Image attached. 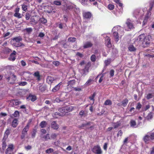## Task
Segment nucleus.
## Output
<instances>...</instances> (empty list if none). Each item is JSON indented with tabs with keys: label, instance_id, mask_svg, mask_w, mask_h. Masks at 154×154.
Here are the masks:
<instances>
[{
	"label": "nucleus",
	"instance_id": "nucleus-1",
	"mask_svg": "<svg viewBox=\"0 0 154 154\" xmlns=\"http://www.w3.org/2000/svg\"><path fill=\"white\" fill-rule=\"evenodd\" d=\"M154 7V0H152L149 3V7L147 8H144L143 9H137L135 10L134 12V16L137 18L141 19L143 17L144 14H146L143 19L142 26L145 27L147 24V22L150 19L151 11L153 7Z\"/></svg>",
	"mask_w": 154,
	"mask_h": 154
},
{
	"label": "nucleus",
	"instance_id": "nucleus-2",
	"mask_svg": "<svg viewBox=\"0 0 154 154\" xmlns=\"http://www.w3.org/2000/svg\"><path fill=\"white\" fill-rule=\"evenodd\" d=\"M113 39L116 42L119 40V35L122 36L123 35L124 31L123 28L119 26L114 27L112 29Z\"/></svg>",
	"mask_w": 154,
	"mask_h": 154
},
{
	"label": "nucleus",
	"instance_id": "nucleus-3",
	"mask_svg": "<svg viewBox=\"0 0 154 154\" xmlns=\"http://www.w3.org/2000/svg\"><path fill=\"white\" fill-rule=\"evenodd\" d=\"M74 107L72 106H67L59 109L58 110L60 112H56L55 113L56 115H58L60 116H64L66 113L71 111L74 109Z\"/></svg>",
	"mask_w": 154,
	"mask_h": 154
},
{
	"label": "nucleus",
	"instance_id": "nucleus-4",
	"mask_svg": "<svg viewBox=\"0 0 154 154\" xmlns=\"http://www.w3.org/2000/svg\"><path fill=\"white\" fill-rule=\"evenodd\" d=\"M22 40L21 36L13 38L11 41V44L16 47H19L24 45L23 44L20 42Z\"/></svg>",
	"mask_w": 154,
	"mask_h": 154
},
{
	"label": "nucleus",
	"instance_id": "nucleus-5",
	"mask_svg": "<svg viewBox=\"0 0 154 154\" xmlns=\"http://www.w3.org/2000/svg\"><path fill=\"white\" fill-rule=\"evenodd\" d=\"M115 2L117 4V7H119L120 8V11L119 12H117L115 13V15L117 16H119L122 13L123 5L120 1V0H114Z\"/></svg>",
	"mask_w": 154,
	"mask_h": 154
},
{
	"label": "nucleus",
	"instance_id": "nucleus-6",
	"mask_svg": "<svg viewBox=\"0 0 154 154\" xmlns=\"http://www.w3.org/2000/svg\"><path fill=\"white\" fill-rule=\"evenodd\" d=\"M151 39V37L150 35L146 36L143 41L142 43V45L144 47H146L149 46Z\"/></svg>",
	"mask_w": 154,
	"mask_h": 154
},
{
	"label": "nucleus",
	"instance_id": "nucleus-7",
	"mask_svg": "<svg viewBox=\"0 0 154 154\" xmlns=\"http://www.w3.org/2000/svg\"><path fill=\"white\" fill-rule=\"evenodd\" d=\"M30 123V121L27 123V125L23 129L22 132V135L21 136V138L22 139H23L25 137V135L27 134V132L29 130Z\"/></svg>",
	"mask_w": 154,
	"mask_h": 154
},
{
	"label": "nucleus",
	"instance_id": "nucleus-8",
	"mask_svg": "<svg viewBox=\"0 0 154 154\" xmlns=\"http://www.w3.org/2000/svg\"><path fill=\"white\" fill-rule=\"evenodd\" d=\"M125 24L128 29H131L134 28V25L133 21L130 19L127 20L125 22Z\"/></svg>",
	"mask_w": 154,
	"mask_h": 154
},
{
	"label": "nucleus",
	"instance_id": "nucleus-9",
	"mask_svg": "<svg viewBox=\"0 0 154 154\" xmlns=\"http://www.w3.org/2000/svg\"><path fill=\"white\" fill-rule=\"evenodd\" d=\"M75 81L74 79L70 80L68 82L67 88L69 91H71L72 89L74 88V86L75 85Z\"/></svg>",
	"mask_w": 154,
	"mask_h": 154
},
{
	"label": "nucleus",
	"instance_id": "nucleus-10",
	"mask_svg": "<svg viewBox=\"0 0 154 154\" xmlns=\"http://www.w3.org/2000/svg\"><path fill=\"white\" fill-rule=\"evenodd\" d=\"M5 78L8 81H11L10 82V84H13L16 79L15 75L12 73L10 74L9 76H6Z\"/></svg>",
	"mask_w": 154,
	"mask_h": 154
},
{
	"label": "nucleus",
	"instance_id": "nucleus-11",
	"mask_svg": "<svg viewBox=\"0 0 154 154\" xmlns=\"http://www.w3.org/2000/svg\"><path fill=\"white\" fill-rule=\"evenodd\" d=\"M92 152L97 154H101L102 151L100 147L99 146H94L92 149Z\"/></svg>",
	"mask_w": 154,
	"mask_h": 154
},
{
	"label": "nucleus",
	"instance_id": "nucleus-12",
	"mask_svg": "<svg viewBox=\"0 0 154 154\" xmlns=\"http://www.w3.org/2000/svg\"><path fill=\"white\" fill-rule=\"evenodd\" d=\"M103 35L105 37V44L109 48L111 47L112 46V45L109 37L107 36L105 34Z\"/></svg>",
	"mask_w": 154,
	"mask_h": 154
},
{
	"label": "nucleus",
	"instance_id": "nucleus-13",
	"mask_svg": "<svg viewBox=\"0 0 154 154\" xmlns=\"http://www.w3.org/2000/svg\"><path fill=\"white\" fill-rule=\"evenodd\" d=\"M90 66L89 64H87L85 68L81 70V73L82 75L85 76L86 75V73L88 72Z\"/></svg>",
	"mask_w": 154,
	"mask_h": 154
},
{
	"label": "nucleus",
	"instance_id": "nucleus-14",
	"mask_svg": "<svg viewBox=\"0 0 154 154\" xmlns=\"http://www.w3.org/2000/svg\"><path fill=\"white\" fill-rule=\"evenodd\" d=\"M13 145L12 144L9 145L8 148L6 150V154H13Z\"/></svg>",
	"mask_w": 154,
	"mask_h": 154
},
{
	"label": "nucleus",
	"instance_id": "nucleus-15",
	"mask_svg": "<svg viewBox=\"0 0 154 154\" xmlns=\"http://www.w3.org/2000/svg\"><path fill=\"white\" fill-rule=\"evenodd\" d=\"M62 84V82H60L52 89V91L53 92H57L60 89V86Z\"/></svg>",
	"mask_w": 154,
	"mask_h": 154
},
{
	"label": "nucleus",
	"instance_id": "nucleus-16",
	"mask_svg": "<svg viewBox=\"0 0 154 154\" xmlns=\"http://www.w3.org/2000/svg\"><path fill=\"white\" fill-rule=\"evenodd\" d=\"M27 99L28 100H31L33 102L36 100L37 98L35 95H33L30 94L27 97Z\"/></svg>",
	"mask_w": 154,
	"mask_h": 154
},
{
	"label": "nucleus",
	"instance_id": "nucleus-17",
	"mask_svg": "<svg viewBox=\"0 0 154 154\" xmlns=\"http://www.w3.org/2000/svg\"><path fill=\"white\" fill-rule=\"evenodd\" d=\"M16 52L15 51H14L10 55L9 57V60L12 61H14L16 59Z\"/></svg>",
	"mask_w": 154,
	"mask_h": 154
},
{
	"label": "nucleus",
	"instance_id": "nucleus-18",
	"mask_svg": "<svg viewBox=\"0 0 154 154\" xmlns=\"http://www.w3.org/2000/svg\"><path fill=\"white\" fill-rule=\"evenodd\" d=\"M83 15L84 18L86 19H90L91 16V13L88 12H84Z\"/></svg>",
	"mask_w": 154,
	"mask_h": 154
},
{
	"label": "nucleus",
	"instance_id": "nucleus-19",
	"mask_svg": "<svg viewBox=\"0 0 154 154\" xmlns=\"http://www.w3.org/2000/svg\"><path fill=\"white\" fill-rule=\"evenodd\" d=\"M51 127L53 129L56 130L58 128L59 125L57 124L55 121H53L51 123Z\"/></svg>",
	"mask_w": 154,
	"mask_h": 154
},
{
	"label": "nucleus",
	"instance_id": "nucleus-20",
	"mask_svg": "<svg viewBox=\"0 0 154 154\" xmlns=\"http://www.w3.org/2000/svg\"><path fill=\"white\" fill-rule=\"evenodd\" d=\"M93 44L90 42H88L84 44L83 47L85 48H88L91 47Z\"/></svg>",
	"mask_w": 154,
	"mask_h": 154
},
{
	"label": "nucleus",
	"instance_id": "nucleus-21",
	"mask_svg": "<svg viewBox=\"0 0 154 154\" xmlns=\"http://www.w3.org/2000/svg\"><path fill=\"white\" fill-rule=\"evenodd\" d=\"M143 140L145 143H148L150 140V137L149 136L148 134H147L143 137Z\"/></svg>",
	"mask_w": 154,
	"mask_h": 154
},
{
	"label": "nucleus",
	"instance_id": "nucleus-22",
	"mask_svg": "<svg viewBox=\"0 0 154 154\" xmlns=\"http://www.w3.org/2000/svg\"><path fill=\"white\" fill-rule=\"evenodd\" d=\"M130 126L133 128H136L137 127L136 122L134 120H131L130 123Z\"/></svg>",
	"mask_w": 154,
	"mask_h": 154
},
{
	"label": "nucleus",
	"instance_id": "nucleus-23",
	"mask_svg": "<svg viewBox=\"0 0 154 154\" xmlns=\"http://www.w3.org/2000/svg\"><path fill=\"white\" fill-rule=\"evenodd\" d=\"M93 78L92 79L91 77H90L88 80L86 82L85 84V86H88L92 84Z\"/></svg>",
	"mask_w": 154,
	"mask_h": 154
},
{
	"label": "nucleus",
	"instance_id": "nucleus-24",
	"mask_svg": "<svg viewBox=\"0 0 154 154\" xmlns=\"http://www.w3.org/2000/svg\"><path fill=\"white\" fill-rule=\"evenodd\" d=\"M54 78L53 77L48 76L47 78V81L48 84H51L54 80Z\"/></svg>",
	"mask_w": 154,
	"mask_h": 154
},
{
	"label": "nucleus",
	"instance_id": "nucleus-25",
	"mask_svg": "<svg viewBox=\"0 0 154 154\" xmlns=\"http://www.w3.org/2000/svg\"><path fill=\"white\" fill-rule=\"evenodd\" d=\"M145 37L146 36L144 34H142L138 36L137 40L143 42Z\"/></svg>",
	"mask_w": 154,
	"mask_h": 154
},
{
	"label": "nucleus",
	"instance_id": "nucleus-26",
	"mask_svg": "<svg viewBox=\"0 0 154 154\" xmlns=\"http://www.w3.org/2000/svg\"><path fill=\"white\" fill-rule=\"evenodd\" d=\"M128 50L131 52H134L136 50V48L132 45H130L128 47Z\"/></svg>",
	"mask_w": 154,
	"mask_h": 154
},
{
	"label": "nucleus",
	"instance_id": "nucleus-27",
	"mask_svg": "<svg viewBox=\"0 0 154 154\" xmlns=\"http://www.w3.org/2000/svg\"><path fill=\"white\" fill-rule=\"evenodd\" d=\"M128 102V99H125L121 102V104L124 107H125L127 105Z\"/></svg>",
	"mask_w": 154,
	"mask_h": 154
},
{
	"label": "nucleus",
	"instance_id": "nucleus-28",
	"mask_svg": "<svg viewBox=\"0 0 154 154\" xmlns=\"http://www.w3.org/2000/svg\"><path fill=\"white\" fill-rule=\"evenodd\" d=\"M121 123L119 122H117L116 123H112V125L113 127L114 128H118L120 126Z\"/></svg>",
	"mask_w": 154,
	"mask_h": 154
},
{
	"label": "nucleus",
	"instance_id": "nucleus-29",
	"mask_svg": "<svg viewBox=\"0 0 154 154\" xmlns=\"http://www.w3.org/2000/svg\"><path fill=\"white\" fill-rule=\"evenodd\" d=\"M47 125V123L46 121H42L40 124V126L42 128H43L46 127Z\"/></svg>",
	"mask_w": 154,
	"mask_h": 154
},
{
	"label": "nucleus",
	"instance_id": "nucleus-30",
	"mask_svg": "<svg viewBox=\"0 0 154 154\" xmlns=\"http://www.w3.org/2000/svg\"><path fill=\"white\" fill-rule=\"evenodd\" d=\"M149 136L150 137L151 140L154 139V132L152 131L149 132L147 133Z\"/></svg>",
	"mask_w": 154,
	"mask_h": 154
},
{
	"label": "nucleus",
	"instance_id": "nucleus-31",
	"mask_svg": "<svg viewBox=\"0 0 154 154\" xmlns=\"http://www.w3.org/2000/svg\"><path fill=\"white\" fill-rule=\"evenodd\" d=\"M79 115L82 117L86 116H87V112L85 111L81 110L79 113Z\"/></svg>",
	"mask_w": 154,
	"mask_h": 154
},
{
	"label": "nucleus",
	"instance_id": "nucleus-32",
	"mask_svg": "<svg viewBox=\"0 0 154 154\" xmlns=\"http://www.w3.org/2000/svg\"><path fill=\"white\" fill-rule=\"evenodd\" d=\"M41 137L44 138L45 140H47L51 139L50 137V135L49 134H47L45 136H43V135H41Z\"/></svg>",
	"mask_w": 154,
	"mask_h": 154
},
{
	"label": "nucleus",
	"instance_id": "nucleus-33",
	"mask_svg": "<svg viewBox=\"0 0 154 154\" xmlns=\"http://www.w3.org/2000/svg\"><path fill=\"white\" fill-rule=\"evenodd\" d=\"M11 103H12L14 105H19L20 102L17 100H13L11 101Z\"/></svg>",
	"mask_w": 154,
	"mask_h": 154
},
{
	"label": "nucleus",
	"instance_id": "nucleus-34",
	"mask_svg": "<svg viewBox=\"0 0 154 154\" xmlns=\"http://www.w3.org/2000/svg\"><path fill=\"white\" fill-rule=\"evenodd\" d=\"M52 4L54 5H60L61 4V3L59 1L55 0L53 2Z\"/></svg>",
	"mask_w": 154,
	"mask_h": 154
},
{
	"label": "nucleus",
	"instance_id": "nucleus-35",
	"mask_svg": "<svg viewBox=\"0 0 154 154\" xmlns=\"http://www.w3.org/2000/svg\"><path fill=\"white\" fill-rule=\"evenodd\" d=\"M18 120L17 119H14L13 120L12 123V126L14 127H16L18 125Z\"/></svg>",
	"mask_w": 154,
	"mask_h": 154
},
{
	"label": "nucleus",
	"instance_id": "nucleus-36",
	"mask_svg": "<svg viewBox=\"0 0 154 154\" xmlns=\"http://www.w3.org/2000/svg\"><path fill=\"white\" fill-rule=\"evenodd\" d=\"M2 149L3 150H4L5 149V148H6V146H7L6 143V141L4 139H3L2 140Z\"/></svg>",
	"mask_w": 154,
	"mask_h": 154
},
{
	"label": "nucleus",
	"instance_id": "nucleus-37",
	"mask_svg": "<svg viewBox=\"0 0 154 154\" xmlns=\"http://www.w3.org/2000/svg\"><path fill=\"white\" fill-rule=\"evenodd\" d=\"M34 76L36 77L37 79L38 80V81H39L40 80V76L39 75V72L38 71L35 72L34 74Z\"/></svg>",
	"mask_w": 154,
	"mask_h": 154
},
{
	"label": "nucleus",
	"instance_id": "nucleus-38",
	"mask_svg": "<svg viewBox=\"0 0 154 154\" xmlns=\"http://www.w3.org/2000/svg\"><path fill=\"white\" fill-rule=\"evenodd\" d=\"M153 116V113L150 112L146 116V118L147 120H149L152 118Z\"/></svg>",
	"mask_w": 154,
	"mask_h": 154
},
{
	"label": "nucleus",
	"instance_id": "nucleus-39",
	"mask_svg": "<svg viewBox=\"0 0 154 154\" xmlns=\"http://www.w3.org/2000/svg\"><path fill=\"white\" fill-rule=\"evenodd\" d=\"M39 21L40 23L43 24L47 22V20L44 17L40 18L39 19Z\"/></svg>",
	"mask_w": 154,
	"mask_h": 154
},
{
	"label": "nucleus",
	"instance_id": "nucleus-40",
	"mask_svg": "<svg viewBox=\"0 0 154 154\" xmlns=\"http://www.w3.org/2000/svg\"><path fill=\"white\" fill-rule=\"evenodd\" d=\"M153 97V95L151 93H149L146 94L145 96L147 100H149L150 99L152 98Z\"/></svg>",
	"mask_w": 154,
	"mask_h": 154
},
{
	"label": "nucleus",
	"instance_id": "nucleus-41",
	"mask_svg": "<svg viewBox=\"0 0 154 154\" xmlns=\"http://www.w3.org/2000/svg\"><path fill=\"white\" fill-rule=\"evenodd\" d=\"M76 38L72 37L69 38L68 39V41L72 42H74L76 41Z\"/></svg>",
	"mask_w": 154,
	"mask_h": 154
},
{
	"label": "nucleus",
	"instance_id": "nucleus-42",
	"mask_svg": "<svg viewBox=\"0 0 154 154\" xmlns=\"http://www.w3.org/2000/svg\"><path fill=\"white\" fill-rule=\"evenodd\" d=\"M112 104L111 101L109 100H107L105 101L104 104L105 105H111Z\"/></svg>",
	"mask_w": 154,
	"mask_h": 154
},
{
	"label": "nucleus",
	"instance_id": "nucleus-43",
	"mask_svg": "<svg viewBox=\"0 0 154 154\" xmlns=\"http://www.w3.org/2000/svg\"><path fill=\"white\" fill-rule=\"evenodd\" d=\"M97 56L95 54H92L91 57V60L92 62H94L96 60Z\"/></svg>",
	"mask_w": 154,
	"mask_h": 154
},
{
	"label": "nucleus",
	"instance_id": "nucleus-44",
	"mask_svg": "<svg viewBox=\"0 0 154 154\" xmlns=\"http://www.w3.org/2000/svg\"><path fill=\"white\" fill-rule=\"evenodd\" d=\"M14 16V17H17L18 18H20L22 17L21 14L19 13H15Z\"/></svg>",
	"mask_w": 154,
	"mask_h": 154
},
{
	"label": "nucleus",
	"instance_id": "nucleus-45",
	"mask_svg": "<svg viewBox=\"0 0 154 154\" xmlns=\"http://www.w3.org/2000/svg\"><path fill=\"white\" fill-rule=\"evenodd\" d=\"M54 149L52 148H49L47 149L45 152L47 153H50L53 152Z\"/></svg>",
	"mask_w": 154,
	"mask_h": 154
},
{
	"label": "nucleus",
	"instance_id": "nucleus-46",
	"mask_svg": "<svg viewBox=\"0 0 154 154\" xmlns=\"http://www.w3.org/2000/svg\"><path fill=\"white\" fill-rule=\"evenodd\" d=\"M19 85L20 86H24L26 85L27 83L26 82H18Z\"/></svg>",
	"mask_w": 154,
	"mask_h": 154
},
{
	"label": "nucleus",
	"instance_id": "nucleus-47",
	"mask_svg": "<svg viewBox=\"0 0 154 154\" xmlns=\"http://www.w3.org/2000/svg\"><path fill=\"white\" fill-rule=\"evenodd\" d=\"M25 30L28 33H30L32 31V28H26Z\"/></svg>",
	"mask_w": 154,
	"mask_h": 154
},
{
	"label": "nucleus",
	"instance_id": "nucleus-48",
	"mask_svg": "<svg viewBox=\"0 0 154 154\" xmlns=\"http://www.w3.org/2000/svg\"><path fill=\"white\" fill-rule=\"evenodd\" d=\"M108 8L110 10H112L114 8V6L112 4H109L108 6Z\"/></svg>",
	"mask_w": 154,
	"mask_h": 154
},
{
	"label": "nucleus",
	"instance_id": "nucleus-49",
	"mask_svg": "<svg viewBox=\"0 0 154 154\" xmlns=\"http://www.w3.org/2000/svg\"><path fill=\"white\" fill-rule=\"evenodd\" d=\"M95 94L94 93L91 96L89 97V99L93 101V103H94V97L95 96Z\"/></svg>",
	"mask_w": 154,
	"mask_h": 154
},
{
	"label": "nucleus",
	"instance_id": "nucleus-50",
	"mask_svg": "<svg viewBox=\"0 0 154 154\" xmlns=\"http://www.w3.org/2000/svg\"><path fill=\"white\" fill-rule=\"evenodd\" d=\"M3 51L5 53H8L10 52L11 51V50L8 48H5Z\"/></svg>",
	"mask_w": 154,
	"mask_h": 154
},
{
	"label": "nucleus",
	"instance_id": "nucleus-51",
	"mask_svg": "<svg viewBox=\"0 0 154 154\" xmlns=\"http://www.w3.org/2000/svg\"><path fill=\"white\" fill-rule=\"evenodd\" d=\"M94 53L95 54L97 57H99L100 56V54L99 53V51L98 50H96L94 51Z\"/></svg>",
	"mask_w": 154,
	"mask_h": 154
},
{
	"label": "nucleus",
	"instance_id": "nucleus-52",
	"mask_svg": "<svg viewBox=\"0 0 154 154\" xmlns=\"http://www.w3.org/2000/svg\"><path fill=\"white\" fill-rule=\"evenodd\" d=\"M58 135V134L55 133L52 134L51 135V138L52 139H54L56 138Z\"/></svg>",
	"mask_w": 154,
	"mask_h": 154
},
{
	"label": "nucleus",
	"instance_id": "nucleus-53",
	"mask_svg": "<svg viewBox=\"0 0 154 154\" xmlns=\"http://www.w3.org/2000/svg\"><path fill=\"white\" fill-rule=\"evenodd\" d=\"M111 61V59L110 58L106 60H105V63L106 65L107 66L110 63Z\"/></svg>",
	"mask_w": 154,
	"mask_h": 154
},
{
	"label": "nucleus",
	"instance_id": "nucleus-54",
	"mask_svg": "<svg viewBox=\"0 0 154 154\" xmlns=\"http://www.w3.org/2000/svg\"><path fill=\"white\" fill-rule=\"evenodd\" d=\"M90 124L89 122H88L87 123L83 124L82 125L80 126H79V128H83L86 125H89Z\"/></svg>",
	"mask_w": 154,
	"mask_h": 154
},
{
	"label": "nucleus",
	"instance_id": "nucleus-55",
	"mask_svg": "<svg viewBox=\"0 0 154 154\" xmlns=\"http://www.w3.org/2000/svg\"><path fill=\"white\" fill-rule=\"evenodd\" d=\"M27 5L24 4L22 5V9L23 11H26L27 10Z\"/></svg>",
	"mask_w": 154,
	"mask_h": 154
},
{
	"label": "nucleus",
	"instance_id": "nucleus-56",
	"mask_svg": "<svg viewBox=\"0 0 154 154\" xmlns=\"http://www.w3.org/2000/svg\"><path fill=\"white\" fill-rule=\"evenodd\" d=\"M115 71L113 69H111L110 70L109 72V74L110 75V77H112L114 75Z\"/></svg>",
	"mask_w": 154,
	"mask_h": 154
},
{
	"label": "nucleus",
	"instance_id": "nucleus-57",
	"mask_svg": "<svg viewBox=\"0 0 154 154\" xmlns=\"http://www.w3.org/2000/svg\"><path fill=\"white\" fill-rule=\"evenodd\" d=\"M141 107L142 105L140 103H138L137 104V105L136 107V109L138 110H139L141 108Z\"/></svg>",
	"mask_w": 154,
	"mask_h": 154
},
{
	"label": "nucleus",
	"instance_id": "nucleus-58",
	"mask_svg": "<svg viewBox=\"0 0 154 154\" xmlns=\"http://www.w3.org/2000/svg\"><path fill=\"white\" fill-rule=\"evenodd\" d=\"M13 115L15 117L18 116L19 115V112L17 111H15Z\"/></svg>",
	"mask_w": 154,
	"mask_h": 154
},
{
	"label": "nucleus",
	"instance_id": "nucleus-59",
	"mask_svg": "<svg viewBox=\"0 0 154 154\" xmlns=\"http://www.w3.org/2000/svg\"><path fill=\"white\" fill-rule=\"evenodd\" d=\"M39 90L41 92H43L45 90V88L43 86H40L39 87Z\"/></svg>",
	"mask_w": 154,
	"mask_h": 154
},
{
	"label": "nucleus",
	"instance_id": "nucleus-60",
	"mask_svg": "<svg viewBox=\"0 0 154 154\" xmlns=\"http://www.w3.org/2000/svg\"><path fill=\"white\" fill-rule=\"evenodd\" d=\"M60 63L58 61H54L53 62V64L55 65L56 66H58Z\"/></svg>",
	"mask_w": 154,
	"mask_h": 154
},
{
	"label": "nucleus",
	"instance_id": "nucleus-61",
	"mask_svg": "<svg viewBox=\"0 0 154 154\" xmlns=\"http://www.w3.org/2000/svg\"><path fill=\"white\" fill-rule=\"evenodd\" d=\"M123 134V132L122 130H120L119 131L117 134V136L119 137V136L121 137Z\"/></svg>",
	"mask_w": 154,
	"mask_h": 154
},
{
	"label": "nucleus",
	"instance_id": "nucleus-62",
	"mask_svg": "<svg viewBox=\"0 0 154 154\" xmlns=\"http://www.w3.org/2000/svg\"><path fill=\"white\" fill-rule=\"evenodd\" d=\"M41 132L42 135V134H45L46 132V131L45 129H42L41 130Z\"/></svg>",
	"mask_w": 154,
	"mask_h": 154
},
{
	"label": "nucleus",
	"instance_id": "nucleus-63",
	"mask_svg": "<svg viewBox=\"0 0 154 154\" xmlns=\"http://www.w3.org/2000/svg\"><path fill=\"white\" fill-rule=\"evenodd\" d=\"M44 34L42 32H41L39 33L38 36L41 38H42L44 37Z\"/></svg>",
	"mask_w": 154,
	"mask_h": 154
},
{
	"label": "nucleus",
	"instance_id": "nucleus-64",
	"mask_svg": "<svg viewBox=\"0 0 154 154\" xmlns=\"http://www.w3.org/2000/svg\"><path fill=\"white\" fill-rule=\"evenodd\" d=\"M150 154H154V147H152L150 151Z\"/></svg>",
	"mask_w": 154,
	"mask_h": 154
}]
</instances>
